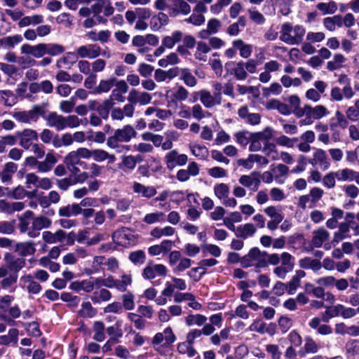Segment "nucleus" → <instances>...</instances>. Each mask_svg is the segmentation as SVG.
<instances>
[{
  "label": "nucleus",
  "mask_w": 359,
  "mask_h": 359,
  "mask_svg": "<svg viewBox=\"0 0 359 359\" xmlns=\"http://www.w3.org/2000/svg\"><path fill=\"white\" fill-rule=\"evenodd\" d=\"M213 191L215 196L220 201L227 198L230 193L229 185L224 183L216 184L213 187Z\"/></svg>",
  "instance_id": "obj_51"
},
{
  "label": "nucleus",
  "mask_w": 359,
  "mask_h": 359,
  "mask_svg": "<svg viewBox=\"0 0 359 359\" xmlns=\"http://www.w3.org/2000/svg\"><path fill=\"white\" fill-rule=\"evenodd\" d=\"M60 216L69 217L76 216L81 214V205L74 203L61 207L58 212Z\"/></svg>",
  "instance_id": "obj_39"
},
{
  "label": "nucleus",
  "mask_w": 359,
  "mask_h": 359,
  "mask_svg": "<svg viewBox=\"0 0 359 359\" xmlns=\"http://www.w3.org/2000/svg\"><path fill=\"white\" fill-rule=\"evenodd\" d=\"M168 22V15L163 12H160L151 17L150 20V27L152 30L158 31L162 27L166 25Z\"/></svg>",
  "instance_id": "obj_30"
},
{
  "label": "nucleus",
  "mask_w": 359,
  "mask_h": 359,
  "mask_svg": "<svg viewBox=\"0 0 359 359\" xmlns=\"http://www.w3.org/2000/svg\"><path fill=\"white\" fill-rule=\"evenodd\" d=\"M309 163L313 165H318L321 168L326 170L330 167V162L325 151L321 149H318L313 153V158Z\"/></svg>",
  "instance_id": "obj_24"
},
{
  "label": "nucleus",
  "mask_w": 359,
  "mask_h": 359,
  "mask_svg": "<svg viewBox=\"0 0 359 359\" xmlns=\"http://www.w3.org/2000/svg\"><path fill=\"white\" fill-rule=\"evenodd\" d=\"M136 135L137 132L135 128L130 125H126L122 128L116 129L114 135L107 138V145L108 147H115L116 141L128 142Z\"/></svg>",
  "instance_id": "obj_4"
},
{
  "label": "nucleus",
  "mask_w": 359,
  "mask_h": 359,
  "mask_svg": "<svg viewBox=\"0 0 359 359\" xmlns=\"http://www.w3.org/2000/svg\"><path fill=\"white\" fill-rule=\"evenodd\" d=\"M6 312H8V315L2 314L1 315V318L5 323H6L10 326H13L15 325V318H18L21 316V311L20 308L15 305L13 306L9 307Z\"/></svg>",
  "instance_id": "obj_29"
},
{
  "label": "nucleus",
  "mask_w": 359,
  "mask_h": 359,
  "mask_svg": "<svg viewBox=\"0 0 359 359\" xmlns=\"http://www.w3.org/2000/svg\"><path fill=\"white\" fill-rule=\"evenodd\" d=\"M40 112L41 107L35 106L28 111H14L12 113V116L16 121L20 123L30 125L38 121Z\"/></svg>",
  "instance_id": "obj_7"
},
{
  "label": "nucleus",
  "mask_w": 359,
  "mask_h": 359,
  "mask_svg": "<svg viewBox=\"0 0 359 359\" xmlns=\"http://www.w3.org/2000/svg\"><path fill=\"white\" fill-rule=\"evenodd\" d=\"M226 65H232L233 66L232 69V74L234 75L235 78L237 80H245L248 76V73L246 72L245 67V62L243 61L234 62H231L229 63H227Z\"/></svg>",
  "instance_id": "obj_34"
},
{
  "label": "nucleus",
  "mask_w": 359,
  "mask_h": 359,
  "mask_svg": "<svg viewBox=\"0 0 359 359\" xmlns=\"http://www.w3.org/2000/svg\"><path fill=\"white\" fill-rule=\"evenodd\" d=\"M164 161L169 170H172L177 166H183L188 161V156L184 154H179L177 150L168 151L165 157Z\"/></svg>",
  "instance_id": "obj_8"
},
{
  "label": "nucleus",
  "mask_w": 359,
  "mask_h": 359,
  "mask_svg": "<svg viewBox=\"0 0 359 359\" xmlns=\"http://www.w3.org/2000/svg\"><path fill=\"white\" fill-rule=\"evenodd\" d=\"M132 189L133 192L138 196L147 198H150L154 196L157 191L154 186H145L137 182L133 183Z\"/></svg>",
  "instance_id": "obj_22"
},
{
  "label": "nucleus",
  "mask_w": 359,
  "mask_h": 359,
  "mask_svg": "<svg viewBox=\"0 0 359 359\" xmlns=\"http://www.w3.org/2000/svg\"><path fill=\"white\" fill-rule=\"evenodd\" d=\"M168 269L162 264H148L142 271V276L144 279L151 280L156 276H165Z\"/></svg>",
  "instance_id": "obj_11"
},
{
  "label": "nucleus",
  "mask_w": 359,
  "mask_h": 359,
  "mask_svg": "<svg viewBox=\"0 0 359 359\" xmlns=\"http://www.w3.org/2000/svg\"><path fill=\"white\" fill-rule=\"evenodd\" d=\"M196 95H199L201 102L206 108H212L216 105H219L222 102L221 93H215L213 95L210 91L203 89L198 91Z\"/></svg>",
  "instance_id": "obj_9"
},
{
  "label": "nucleus",
  "mask_w": 359,
  "mask_h": 359,
  "mask_svg": "<svg viewBox=\"0 0 359 359\" xmlns=\"http://www.w3.org/2000/svg\"><path fill=\"white\" fill-rule=\"evenodd\" d=\"M169 16L177 17L182 14L187 15L191 12V6L184 0H169Z\"/></svg>",
  "instance_id": "obj_12"
},
{
  "label": "nucleus",
  "mask_w": 359,
  "mask_h": 359,
  "mask_svg": "<svg viewBox=\"0 0 359 359\" xmlns=\"http://www.w3.org/2000/svg\"><path fill=\"white\" fill-rule=\"evenodd\" d=\"M23 40L22 35L14 34L8 36L1 39V44H3V48L5 49H13L17 45L20 43Z\"/></svg>",
  "instance_id": "obj_36"
},
{
  "label": "nucleus",
  "mask_w": 359,
  "mask_h": 359,
  "mask_svg": "<svg viewBox=\"0 0 359 359\" xmlns=\"http://www.w3.org/2000/svg\"><path fill=\"white\" fill-rule=\"evenodd\" d=\"M46 124L57 130H62L65 128V116L55 112H51L46 117Z\"/></svg>",
  "instance_id": "obj_26"
},
{
  "label": "nucleus",
  "mask_w": 359,
  "mask_h": 359,
  "mask_svg": "<svg viewBox=\"0 0 359 359\" xmlns=\"http://www.w3.org/2000/svg\"><path fill=\"white\" fill-rule=\"evenodd\" d=\"M20 138V144L25 149H29L34 144L33 142L38 140L37 133L32 129L27 128L17 133Z\"/></svg>",
  "instance_id": "obj_14"
},
{
  "label": "nucleus",
  "mask_w": 359,
  "mask_h": 359,
  "mask_svg": "<svg viewBox=\"0 0 359 359\" xmlns=\"http://www.w3.org/2000/svg\"><path fill=\"white\" fill-rule=\"evenodd\" d=\"M88 172H80L76 176V181L78 183H83L86 181L88 177H96L101 175L103 167L96 164L95 163H91L88 166Z\"/></svg>",
  "instance_id": "obj_21"
},
{
  "label": "nucleus",
  "mask_w": 359,
  "mask_h": 359,
  "mask_svg": "<svg viewBox=\"0 0 359 359\" xmlns=\"http://www.w3.org/2000/svg\"><path fill=\"white\" fill-rule=\"evenodd\" d=\"M180 79L188 87H195L197 84V79L188 68H181Z\"/></svg>",
  "instance_id": "obj_35"
},
{
  "label": "nucleus",
  "mask_w": 359,
  "mask_h": 359,
  "mask_svg": "<svg viewBox=\"0 0 359 359\" xmlns=\"http://www.w3.org/2000/svg\"><path fill=\"white\" fill-rule=\"evenodd\" d=\"M177 350L179 353L187 355L189 358H193L197 353L194 346L186 341L179 343L177 346Z\"/></svg>",
  "instance_id": "obj_55"
},
{
  "label": "nucleus",
  "mask_w": 359,
  "mask_h": 359,
  "mask_svg": "<svg viewBox=\"0 0 359 359\" xmlns=\"http://www.w3.org/2000/svg\"><path fill=\"white\" fill-rule=\"evenodd\" d=\"M16 250L22 256L33 255L36 249L33 242H25L17 244Z\"/></svg>",
  "instance_id": "obj_53"
},
{
  "label": "nucleus",
  "mask_w": 359,
  "mask_h": 359,
  "mask_svg": "<svg viewBox=\"0 0 359 359\" xmlns=\"http://www.w3.org/2000/svg\"><path fill=\"white\" fill-rule=\"evenodd\" d=\"M192 264V261L187 257H182L176 266L173 268L172 271L175 273L183 272L189 269Z\"/></svg>",
  "instance_id": "obj_63"
},
{
  "label": "nucleus",
  "mask_w": 359,
  "mask_h": 359,
  "mask_svg": "<svg viewBox=\"0 0 359 359\" xmlns=\"http://www.w3.org/2000/svg\"><path fill=\"white\" fill-rule=\"evenodd\" d=\"M189 149L192 155L199 160H205L208 157V149L203 144L196 142H191L189 144Z\"/></svg>",
  "instance_id": "obj_27"
},
{
  "label": "nucleus",
  "mask_w": 359,
  "mask_h": 359,
  "mask_svg": "<svg viewBox=\"0 0 359 359\" xmlns=\"http://www.w3.org/2000/svg\"><path fill=\"white\" fill-rule=\"evenodd\" d=\"M43 239L48 243H55L61 242L65 238V232L62 230H58L55 233L50 231L43 232Z\"/></svg>",
  "instance_id": "obj_41"
},
{
  "label": "nucleus",
  "mask_w": 359,
  "mask_h": 359,
  "mask_svg": "<svg viewBox=\"0 0 359 359\" xmlns=\"http://www.w3.org/2000/svg\"><path fill=\"white\" fill-rule=\"evenodd\" d=\"M111 298V292L106 289H101L100 291L96 292L91 297V300L93 303H100L101 301L107 302Z\"/></svg>",
  "instance_id": "obj_59"
},
{
  "label": "nucleus",
  "mask_w": 359,
  "mask_h": 359,
  "mask_svg": "<svg viewBox=\"0 0 359 359\" xmlns=\"http://www.w3.org/2000/svg\"><path fill=\"white\" fill-rule=\"evenodd\" d=\"M211 50L210 46L204 41H198L196 43V48L194 53L195 59L205 62L207 61V54Z\"/></svg>",
  "instance_id": "obj_32"
},
{
  "label": "nucleus",
  "mask_w": 359,
  "mask_h": 359,
  "mask_svg": "<svg viewBox=\"0 0 359 359\" xmlns=\"http://www.w3.org/2000/svg\"><path fill=\"white\" fill-rule=\"evenodd\" d=\"M335 177L338 182H353L359 185V172L351 168H343L335 171Z\"/></svg>",
  "instance_id": "obj_20"
},
{
  "label": "nucleus",
  "mask_w": 359,
  "mask_h": 359,
  "mask_svg": "<svg viewBox=\"0 0 359 359\" xmlns=\"http://www.w3.org/2000/svg\"><path fill=\"white\" fill-rule=\"evenodd\" d=\"M112 239L116 244L123 247H129L137 243V236L128 229L116 231L112 235Z\"/></svg>",
  "instance_id": "obj_6"
},
{
  "label": "nucleus",
  "mask_w": 359,
  "mask_h": 359,
  "mask_svg": "<svg viewBox=\"0 0 359 359\" xmlns=\"http://www.w3.org/2000/svg\"><path fill=\"white\" fill-rule=\"evenodd\" d=\"M87 156L88 159L93 158L95 162L99 163L107 160L109 163H113L116 160L115 155L101 149H89L87 148Z\"/></svg>",
  "instance_id": "obj_16"
},
{
  "label": "nucleus",
  "mask_w": 359,
  "mask_h": 359,
  "mask_svg": "<svg viewBox=\"0 0 359 359\" xmlns=\"http://www.w3.org/2000/svg\"><path fill=\"white\" fill-rule=\"evenodd\" d=\"M131 284L132 276L130 274H124L121 276L120 280H116V289L118 291L124 292Z\"/></svg>",
  "instance_id": "obj_62"
},
{
  "label": "nucleus",
  "mask_w": 359,
  "mask_h": 359,
  "mask_svg": "<svg viewBox=\"0 0 359 359\" xmlns=\"http://www.w3.org/2000/svg\"><path fill=\"white\" fill-rule=\"evenodd\" d=\"M0 102L5 106L12 107L17 103L18 98L10 90H0Z\"/></svg>",
  "instance_id": "obj_42"
},
{
  "label": "nucleus",
  "mask_w": 359,
  "mask_h": 359,
  "mask_svg": "<svg viewBox=\"0 0 359 359\" xmlns=\"http://www.w3.org/2000/svg\"><path fill=\"white\" fill-rule=\"evenodd\" d=\"M95 285V279H85L82 280H76L69 285V289L77 292L84 291L85 292H91Z\"/></svg>",
  "instance_id": "obj_23"
},
{
  "label": "nucleus",
  "mask_w": 359,
  "mask_h": 359,
  "mask_svg": "<svg viewBox=\"0 0 359 359\" xmlns=\"http://www.w3.org/2000/svg\"><path fill=\"white\" fill-rule=\"evenodd\" d=\"M175 229L170 226H166L163 228L161 227H155L154 228L151 232L150 235L155 238H161L162 237H170L175 234Z\"/></svg>",
  "instance_id": "obj_38"
},
{
  "label": "nucleus",
  "mask_w": 359,
  "mask_h": 359,
  "mask_svg": "<svg viewBox=\"0 0 359 359\" xmlns=\"http://www.w3.org/2000/svg\"><path fill=\"white\" fill-rule=\"evenodd\" d=\"M338 82L341 85H343V91L345 94V99H351L354 96L355 93L351 85L350 79L347 77L346 75L342 74L339 76Z\"/></svg>",
  "instance_id": "obj_43"
},
{
  "label": "nucleus",
  "mask_w": 359,
  "mask_h": 359,
  "mask_svg": "<svg viewBox=\"0 0 359 359\" xmlns=\"http://www.w3.org/2000/svg\"><path fill=\"white\" fill-rule=\"evenodd\" d=\"M104 329V323L100 320L95 321L93 325V339L99 342L104 341L105 339Z\"/></svg>",
  "instance_id": "obj_49"
},
{
  "label": "nucleus",
  "mask_w": 359,
  "mask_h": 359,
  "mask_svg": "<svg viewBox=\"0 0 359 359\" xmlns=\"http://www.w3.org/2000/svg\"><path fill=\"white\" fill-rule=\"evenodd\" d=\"M299 265L302 268L311 269L313 271H318L321 269V262L316 259L305 257L299 260Z\"/></svg>",
  "instance_id": "obj_40"
},
{
  "label": "nucleus",
  "mask_w": 359,
  "mask_h": 359,
  "mask_svg": "<svg viewBox=\"0 0 359 359\" xmlns=\"http://www.w3.org/2000/svg\"><path fill=\"white\" fill-rule=\"evenodd\" d=\"M262 152L269 161H276L279 159V154L275 144L272 143H265L262 149Z\"/></svg>",
  "instance_id": "obj_52"
},
{
  "label": "nucleus",
  "mask_w": 359,
  "mask_h": 359,
  "mask_svg": "<svg viewBox=\"0 0 359 359\" xmlns=\"http://www.w3.org/2000/svg\"><path fill=\"white\" fill-rule=\"evenodd\" d=\"M252 133L243 130L237 132L234 134L236 142L241 146L245 147L250 143V137Z\"/></svg>",
  "instance_id": "obj_60"
},
{
  "label": "nucleus",
  "mask_w": 359,
  "mask_h": 359,
  "mask_svg": "<svg viewBox=\"0 0 359 359\" xmlns=\"http://www.w3.org/2000/svg\"><path fill=\"white\" fill-rule=\"evenodd\" d=\"M78 313L83 318H93L96 315L97 311L89 302H85L81 304V309Z\"/></svg>",
  "instance_id": "obj_56"
},
{
  "label": "nucleus",
  "mask_w": 359,
  "mask_h": 359,
  "mask_svg": "<svg viewBox=\"0 0 359 359\" xmlns=\"http://www.w3.org/2000/svg\"><path fill=\"white\" fill-rule=\"evenodd\" d=\"M330 238V233L324 228H318L313 231L311 239V243L315 248H320L325 244L324 248L327 250L330 249L328 244L325 243Z\"/></svg>",
  "instance_id": "obj_17"
},
{
  "label": "nucleus",
  "mask_w": 359,
  "mask_h": 359,
  "mask_svg": "<svg viewBox=\"0 0 359 359\" xmlns=\"http://www.w3.org/2000/svg\"><path fill=\"white\" fill-rule=\"evenodd\" d=\"M81 158L88 159L86 147H79L68 153L64 158V163L67 167L78 165Z\"/></svg>",
  "instance_id": "obj_13"
},
{
  "label": "nucleus",
  "mask_w": 359,
  "mask_h": 359,
  "mask_svg": "<svg viewBox=\"0 0 359 359\" xmlns=\"http://www.w3.org/2000/svg\"><path fill=\"white\" fill-rule=\"evenodd\" d=\"M241 265L244 268L255 266L257 269L266 267V252L257 248H252L249 252L241 258Z\"/></svg>",
  "instance_id": "obj_3"
},
{
  "label": "nucleus",
  "mask_w": 359,
  "mask_h": 359,
  "mask_svg": "<svg viewBox=\"0 0 359 359\" xmlns=\"http://www.w3.org/2000/svg\"><path fill=\"white\" fill-rule=\"evenodd\" d=\"M281 208L278 206L270 205L264 208V213L273 220L283 221L284 216L281 212Z\"/></svg>",
  "instance_id": "obj_54"
},
{
  "label": "nucleus",
  "mask_w": 359,
  "mask_h": 359,
  "mask_svg": "<svg viewBox=\"0 0 359 359\" xmlns=\"http://www.w3.org/2000/svg\"><path fill=\"white\" fill-rule=\"evenodd\" d=\"M207 318L201 314H191L186 318V324L188 326H201L205 323Z\"/></svg>",
  "instance_id": "obj_58"
},
{
  "label": "nucleus",
  "mask_w": 359,
  "mask_h": 359,
  "mask_svg": "<svg viewBox=\"0 0 359 359\" xmlns=\"http://www.w3.org/2000/svg\"><path fill=\"white\" fill-rule=\"evenodd\" d=\"M323 194L324 191L322 189L313 187L310 190L309 194L299 197L297 205L302 209H306V208H313L322 198Z\"/></svg>",
  "instance_id": "obj_5"
},
{
  "label": "nucleus",
  "mask_w": 359,
  "mask_h": 359,
  "mask_svg": "<svg viewBox=\"0 0 359 359\" xmlns=\"http://www.w3.org/2000/svg\"><path fill=\"white\" fill-rule=\"evenodd\" d=\"M19 331L16 328L10 329L8 334L0 337V344L8 345L10 344H17Z\"/></svg>",
  "instance_id": "obj_47"
},
{
  "label": "nucleus",
  "mask_w": 359,
  "mask_h": 359,
  "mask_svg": "<svg viewBox=\"0 0 359 359\" xmlns=\"http://www.w3.org/2000/svg\"><path fill=\"white\" fill-rule=\"evenodd\" d=\"M270 170L274 175V180L279 184H283L284 178L287 177L289 172V168L284 164L271 165Z\"/></svg>",
  "instance_id": "obj_28"
},
{
  "label": "nucleus",
  "mask_w": 359,
  "mask_h": 359,
  "mask_svg": "<svg viewBox=\"0 0 359 359\" xmlns=\"http://www.w3.org/2000/svg\"><path fill=\"white\" fill-rule=\"evenodd\" d=\"M183 38V33L177 30L173 32L170 36H165L162 40V44L167 48H172L175 43L180 42Z\"/></svg>",
  "instance_id": "obj_37"
},
{
  "label": "nucleus",
  "mask_w": 359,
  "mask_h": 359,
  "mask_svg": "<svg viewBox=\"0 0 359 359\" xmlns=\"http://www.w3.org/2000/svg\"><path fill=\"white\" fill-rule=\"evenodd\" d=\"M330 114L328 109L324 105L318 104L315 107L305 105L302 113H298L299 116L306 117L299 121L301 126L310 125L314 120H319Z\"/></svg>",
  "instance_id": "obj_2"
},
{
  "label": "nucleus",
  "mask_w": 359,
  "mask_h": 359,
  "mask_svg": "<svg viewBox=\"0 0 359 359\" xmlns=\"http://www.w3.org/2000/svg\"><path fill=\"white\" fill-rule=\"evenodd\" d=\"M173 246V243L170 240H163L158 245H154L148 248V252L151 256H158L161 254H166L170 252Z\"/></svg>",
  "instance_id": "obj_25"
},
{
  "label": "nucleus",
  "mask_w": 359,
  "mask_h": 359,
  "mask_svg": "<svg viewBox=\"0 0 359 359\" xmlns=\"http://www.w3.org/2000/svg\"><path fill=\"white\" fill-rule=\"evenodd\" d=\"M346 59L345 56L341 53L334 55L332 60L327 63V69L330 71H334L344 67V63Z\"/></svg>",
  "instance_id": "obj_44"
},
{
  "label": "nucleus",
  "mask_w": 359,
  "mask_h": 359,
  "mask_svg": "<svg viewBox=\"0 0 359 359\" xmlns=\"http://www.w3.org/2000/svg\"><path fill=\"white\" fill-rule=\"evenodd\" d=\"M316 8L323 15H331L337 12V4L332 1L329 2H320L316 5Z\"/></svg>",
  "instance_id": "obj_45"
},
{
  "label": "nucleus",
  "mask_w": 359,
  "mask_h": 359,
  "mask_svg": "<svg viewBox=\"0 0 359 359\" xmlns=\"http://www.w3.org/2000/svg\"><path fill=\"white\" fill-rule=\"evenodd\" d=\"M165 221V214L160 211L147 213L143 218V222L147 224L162 223Z\"/></svg>",
  "instance_id": "obj_48"
},
{
  "label": "nucleus",
  "mask_w": 359,
  "mask_h": 359,
  "mask_svg": "<svg viewBox=\"0 0 359 359\" xmlns=\"http://www.w3.org/2000/svg\"><path fill=\"white\" fill-rule=\"evenodd\" d=\"M51 224V221L45 217H39L34 219L32 222V228L34 230L39 231L44 228H48Z\"/></svg>",
  "instance_id": "obj_61"
},
{
  "label": "nucleus",
  "mask_w": 359,
  "mask_h": 359,
  "mask_svg": "<svg viewBox=\"0 0 359 359\" xmlns=\"http://www.w3.org/2000/svg\"><path fill=\"white\" fill-rule=\"evenodd\" d=\"M306 29L302 25L286 22L281 25L279 39L288 45L299 44L305 35Z\"/></svg>",
  "instance_id": "obj_1"
},
{
  "label": "nucleus",
  "mask_w": 359,
  "mask_h": 359,
  "mask_svg": "<svg viewBox=\"0 0 359 359\" xmlns=\"http://www.w3.org/2000/svg\"><path fill=\"white\" fill-rule=\"evenodd\" d=\"M345 354L347 358L355 357L359 354V341L350 339L345 344Z\"/></svg>",
  "instance_id": "obj_50"
},
{
  "label": "nucleus",
  "mask_w": 359,
  "mask_h": 359,
  "mask_svg": "<svg viewBox=\"0 0 359 359\" xmlns=\"http://www.w3.org/2000/svg\"><path fill=\"white\" fill-rule=\"evenodd\" d=\"M102 49L97 44L90 43L77 48L76 53L81 58L95 59L102 55Z\"/></svg>",
  "instance_id": "obj_10"
},
{
  "label": "nucleus",
  "mask_w": 359,
  "mask_h": 359,
  "mask_svg": "<svg viewBox=\"0 0 359 359\" xmlns=\"http://www.w3.org/2000/svg\"><path fill=\"white\" fill-rule=\"evenodd\" d=\"M127 99L130 103L146 105L151 102L152 96L147 92L139 91L137 89L133 88L129 92Z\"/></svg>",
  "instance_id": "obj_15"
},
{
  "label": "nucleus",
  "mask_w": 359,
  "mask_h": 359,
  "mask_svg": "<svg viewBox=\"0 0 359 359\" xmlns=\"http://www.w3.org/2000/svg\"><path fill=\"white\" fill-rule=\"evenodd\" d=\"M341 189L348 198H355L359 195V189L353 184H345Z\"/></svg>",
  "instance_id": "obj_64"
},
{
  "label": "nucleus",
  "mask_w": 359,
  "mask_h": 359,
  "mask_svg": "<svg viewBox=\"0 0 359 359\" xmlns=\"http://www.w3.org/2000/svg\"><path fill=\"white\" fill-rule=\"evenodd\" d=\"M233 48L239 50L241 57L248 58L252 52V46L250 44L245 43L241 39H236L232 42Z\"/></svg>",
  "instance_id": "obj_33"
},
{
  "label": "nucleus",
  "mask_w": 359,
  "mask_h": 359,
  "mask_svg": "<svg viewBox=\"0 0 359 359\" xmlns=\"http://www.w3.org/2000/svg\"><path fill=\"white\" fill-rule=\"evenodd\" d=\"M115 82V78H110L106 80H101L99 83V85L95 88H94V90L91 93L93 94H100L102 93H107L114 85Z\"/></svg>",
  "instance_id": "obj_46"
},
{
  "label": "nucleus",
  "mask_w": 359,
  "mask_h": 359,
  "mask_svg": "<svg viewBox=\"0 0 359 359\" xmlns=\"http://www.w3.org/2000/svg\"><path fill=\"white\" fill-rule=\"evenodd\" d=\"M180 60L175 53H171L163 58L158 60V65L161 67H166L168 65H175L180 62Z\"/></svg>",
  "instance_id": "obj_57"
},
{
  "label": "nucleus",
  "mask_w": 359,
  "mask_h": 359,
  "mask_svg": "<svg viewBox=\"0 0 359 359\" xmlns=\"http://www.w3.org/2000/svg\"><path fill=\"white\" fill-rule=\"evenodd\" d=\"M46 43H39L32 46L27 43L23 44L20 50L22 54L31 55L36 58H40L46 55Z\"/></svg>",
  "instance_id": "obj_19"
},
{
  "label": "nucleus",
  "mask_w": 359,
  "mask_h": 359,
  "mask_svg": "<svg viewBox=\"0 0 359 359\" xmlns=\"http://www.w3.org/2000/svg\"><path fill=\"white\" fill-rule=\"evenodd\" d=\"M257 231L255 226L251 223H247L237 226L236 236L243 239L252 237Z\"/></svg>",
  "instance_id": "obj_31"
},
{
  "label": "nucleus",
  "mask_w": 359,
  "mask_h": 359,
  "mask_svg": "<svg viewBox=\"0 0 359 359\" xmlns=\"http://www.w3.org/2000/svg\"><path fill=\"white\" fill-rule=\"evenodd\" d=\"M238 182L242 186L250 188L251 190L255 191L259 189L261 184L259 173L252 172L250 175H241Z\"/></svg>",
  "instance_id": "obj_18"
}]
</instances>
